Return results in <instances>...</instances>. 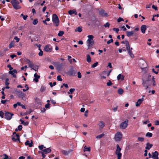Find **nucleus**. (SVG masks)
Masks as SVG:
<instances>
[{
	"label": "nucleus",
	"instance_id": "1",
	"mask_svg": "<svg viewBox=\"0 0 159 159\" xmlns=\"http://www.w3.org/2000/svg\"><path fill=\"white\" fill-rule=\"evenodd\" d=\"M87 37L88 38V39L87 41V43L88 44V48H89L93 46L94 44V42L93 40L94 37L93 35H88Z\"/></svg>",
	"mask_w": 159,
	"mask_h": 159
},
{
	"label": "nucleus",
	"instance_id": "2",
	"mask_svg": "<svg viewBox=\"0 0 159 159\" xmlns=\"http://www.w3.org/2000/svg\"><path fill=\"white\" fill-rule=\"evenodd\" d=\"M13 8L16 9H18L21 8L19 5V2L17 0H12L11 2Z\"/></svg>",
	"mask_w": 159,
	"mask_h": 159
},
{
	"label": "nucleus",
	"instance_id": "3",
	"mask_svg": "<svg viewBox=\"0 0 159 159\" xmlns=\"http://www.w3.org/2000/svg\"><path fill=\"white\" fill-rule=\"evenodd\" d=\"M52 21L56 26H57L59 25V19L57 15L55 14H54L52 15Z\"/></svg>",
	"mask_w": 159,
	"mask_h": 159
},
{
	"label": "nucleus",
	"instance_id": "4",
	"mask_svg": "<svg viewBox=\"0 0 159 159\" xmlns=\"http://www.w3.org/2000/svg\"><path fill=\"white\" fill-rule=\"evenodd\" d=\"M121 149L120 148L119 145L117 144L116 149L115 152V154L117 156V159H121L122 156V154L120 153Z\"/></svg>",
	"mask_w": 159,
	"mask_h": 159
},
{
	"label": "nucleus",
	"instance_id": "5",
	"mask_svg": "<svg viewBox=\"0 0 159 159\" xmlns=\"http://www.w3.org/2000/svg\"><path fill=\"white\" fill-rule=\"evenodd\" d=\"M129 121L127 119H126L125 121L122 122L120 125V128L121 129H124L127 127L128 125Z\"/></svg>",
	"mask_w": 159,
	"mask_h": 159
},
{
	"label": "nucleus",
	"instance_id": "6",
	"mask_svg": "<svg viewBox=\"0 0 159 159\" xmlns=\"http://www.w3.org/2000/svg\"><path fill=\"white\" fill-rule=\"evenodd\" d=\"M122 138V134L121 132H117L115 134L114 139L116 141H120Z\"/></svg>",
	"mask_w": 159,
	"mask_h": 159
},
{
	"label": "nucleus",
	"instance_id": "7",
	"mask_svg": "<svg viewBox=\"0 0 159 159\" xmlns=\"http://www.w3.org/2000/svg\"><path fill=\"white\" fill-rule=\"evenodd\" d=\"M52 49V47L50 44H48L44 47L43 50L47 52H51Z\"/></svg>",
	"mask_w": 159,
	"mask_h": 159
},
{
	"label": "nucleus",
	"instance_id": "8",
	"mask_svg": "<svg viewBox=\"0 0 159 159\" xmlns=\"http://www.w3.org/2000/svg\"><path fill=\"white\" fill-rule=\"evenodd\" d=\"M12 115L13 114L11 113L7 112L5 114V118L7 120H10L11 118Z\"/></svg>",
	"mask_w": 159,
	"mask_h": 159
},
{
	"label": "nucleus",
	"instance_id": "9",
	"mask_svg": "<svg viewBox=\"0 0 159 159\" xmlns=\"http://www.w3.org/2000/svg\"><path fill=\"white\" fill-rule=\"evenodd\" d=\"M98 125L99 126V129L101 130L102 129V128L105 126V123L103 121H101L99 122Z\"/></svg>",
	"mask_w": 159,
	"mask_h": 159
},
{
	"label": "nucleus",
	"instance_id": "10",
	"mask_svg": "<svg viewBox=\"0 0 159 159\" xmlns=\"http://www.w3.org/2000/svg\"><path fill=\"white\" fill-rule=\"evenodd\" d=\"M158 152L156 151L154 152H152V158L153 159H158Z\"/></svg>",
	"mask_w": 159,
	"mask_h": 159
},
{
	"label": "nucleus",
	"instance_id": "11",
	"mask_svg": "<svg viewBox=\"0 0 159 159\" xmlns=\"http://www.w3.org/2000/svg\"><path fill=\"white\" fill-rule=\"evenodd\" d=\"M16 134V135H15L14 137L12 138V139L14 141L19 140V135L17 134H16L15 132H14L13 134Z\"/></svg>",
	"mask_w": 159,
	"mask_h": 159
},
{
	"label": "nucleus",
	"instance_id": "12",
	"mask_svg": "<svg viewBox=\"0 0 159 159\" xmlns=\"http://www.w3.org/2000/svg\"><path fill=\"white\" fill-rule=\"evenodd\" d=\"M9 73L13 75V77L15 78L16 77V75H15V74H17V71L16 70L14 69L10 71Z\"/></svg>",
	"mask_w": 159,
	"mask_h": 159
},
{
	"label": "nucleus",
	"instance_id": "13",
	"mask_svg": "<svg viewBox=\"0 0 159 159\" xmlns=\"http://www.w3.org/2000/svg\"><path fill=\"white\" fill-rule=\"evenodd\" d=\"M143 100L144 99L143 98H142L141 99H139L136 103V107H139L143 101Z\"/></svg>",
	"mask_w": 159,
	"mask_h": 159
},
{
	"label": "nucleus",
	"instance_id": "14",
	"mask_svg": "<svg viewBox=\"0 0 159 159\" xmlns=\"http://www.w3.org/2000/svg\"><path fill=\"white\" fill-rule=\"evenodd\" d=\"M34 80L36 83L38 82V79L40 78V76L38 75L36 73L34 75Z\"/></svg>",
	"mask_w": 159,
	"mask_h": 159
},
{
	"label": "nucleus",
	"instance_id": "15",
	"mask_svg": "<svg viewBox=\"0 0 159 159\" xmlns=\"http://www.w3.org/2000/svg\"><path fill=\"white\" fill-rule=\"evenodd\" d=\"M149 82L148 80L143 81V84L144 86L146 87V89H148V84Z\"/></svg>",
	"mask_w": 159,
	"mask_h": 159
},
{
	"label": "nucleus",
	"instance_id": "16",
	"mask_svg": "<svg viewBox=\"0 0 159 159\" xmlns=\"http://www.w3.org/2000/svg\"><path fill=\"white\" fill-rule=\"evenodd\" d=\"M146 29V26L145 25H143L141 26V31L143 34H144L145 33Z\"/></svg>",
	"mask_w": 159,
	"mask_h": 159
},
{
	"label": "nucleus",
	"instance_id": "17",
	"mask_svg": "<svg viewBox=\"0 0 159 159\" xmlns=\"http://www.w3.org/2000/svg\"><path fill=\"white\" fill-rule=\"evenodd\" d=\"M99 14L103 16H107V14L106 13H105V11L103 10H102L100 11Z\"/></svg>",
	"mask_w": 159,
	"mask_h": 159
},
{
	"label": "nucleus",
	"instance_id": "18",
	"mask_svg": "<svg viewBox=\"0 0 159 159\" xmlns=\"http://www.w3.org/2000/svg\"><path fill=\"white\" fill-rule=\"evenodd\" d=\"M146 146L145 147V148L146 149V150H149L150 149V148L152 147L153 145L152 144H150L149 143H146Z\"/></svg>",
	"mask_w": 159,
	"mask_h": 159
},
{
	"label": "nucleus",
	"instance_id": "19",
	"mask_svg": "<svg viewBox=\"0 0 159 159\" xmlns=\"http://www.w3.org/2000/svg\"><path fill=\"white\" fill-rule=\"evenodd\" d=\"M124 76L121 74H119L117 77V79L118 80H124Z\"/></svg>",
	"mask_w": 159,
	"mask_h": 159
},
{
	"label": "nucleus",
	"instance_id": "20",
	"mask_svg": "<svg viewBox=\"0 0 159 159\" xmlns=\"http://www.w3.org/2000/svg\"><path fill=\"white\" fill-rule=\"evenodd\" d=\"M25 144L26 145H28L29 147H31L33 146L32 142L31 141L30 143L29 140H27L25 143Z\"/></svg>",
	"mask_w": 159,
	"mask_h": 159
},
{
	"label": "nucleus",
	"instance_id": "21",
	"mask_svg": "<svg viewBox=\"0 0 159 159\" xmlns=\"http://www.w3.org/2000/svg\"><path fill=\"white\" fill-rule=\"evenodd\" d=\"M51 151V149L49 148H48L44 149L42 152L44 153L45 154H47L50 152Z\"/></svg>",
	"mask_w": 159,
	"mask_h": 159
},
{
	"label": "nucleus",
	"instance_id": "22",
	"mask_svg": "<svg viewBox=\"0 0 159 159\" xmlns=\"http://www.w3.org/2000/svg\"><path fill=\"white\" fill-rule=\"evenodd\" d=\"M69 14L70 15H72L73 14H75V15L77 14V12L75 10H70L68 11Z\"/></svg>",
	"mask_w": 159,
	"mask_h": 159
},
{
	"label": "nucleus",
	"instance_id": "23",
	"mask_svg": "<svg viewBox=\"0 0 159 159\" xmlns=\"http://www.w3.org/2000/svg\"><path fill=\"white\" fill-rule=\"evenodd\" d=\"M125 44L127 50L130 49V47L129 42L127 41H125Z\"/></svg>",
	"mask_w": 159,
	"mask_h": 159
},
{
	"label": "nucleus",
	"instance_id": "24",
	"mask_svg": "<svg viewBox=\"0 0 159 159\" xmlns=\"http://www.w3.org/2000/svg\"><path fill=\"white\" fill-rule=\"evenodd\" d=\"M134 32L133 31H127L126 32L127 35L129 37L133 34Z\"/></svg>",
	"mask_w": 159,
	"mask_h": 159
},
{
	"label": "nucleus",
	"instance_id": "25",
	"mask_svg": "<svg viewBox=\"0 0 159 159\" xmlns=\"http://www.w3.org/2000/svg\"><path fill=\"white\" fill-rule=\"evenodd\" d=\"M129 54L130 55V56L132 58H134V55L132 53V52L131 50L130 49L128 50Z\"/></svg>",
	"mask_w": 159,
	"mask_h": 159
},
{
	"label": "nucleus",
	"instance_id": "26",
	"mask_svg": "<svg viewBox=\"0 0 159 159\" xmlns=\"http://www.w3.org/2000/svg\"><path fill=\"white\" fill-rule=\"evenodd\" d=\"M87 62L89 63L91 61V58L89 54H88L87 55V59H86Z\"/></svg>",
	"mask_w": 159,
	"mask_h": 159
},
{
	"label": "nucleus",
	"instance_id": "27",
	"mask_svg": "<svg viewBox=\"0 0 159 159\" xmlns=\"http://www.w3.org/2000/svg\"><path fill=\"white\" fill-rule=\"evenodd\" d=\"M75 32H81L82 31V29L81 27H79L78 28L75 30Z\"/></svg>",
	"mask_w": 159,
	"mask_h": 159
},
{
	"label": "nucleus",
	"instance_id": "28",
	"mask_svg": "<svg viewBox=\"0 0 159 159\" xmlns=\"http://www.w3.org/2000/svg\"><path fill=\"white\" fill-rule=\"evenodd\" d=\"M20 121L21 122V124H23L25 125H28L29 123L28 122H25L22 119H20Z\"/></svg>",
	"mask_w": 159,
	"mask_h": 159
},
{
	"label": "nucleus",
	"instance_id": "29",
	"mask_svg": "<svg viewBox=\"0 0 159 159\" xmlns=\"http://www.w3.org/2000/svg\"><path fill=\"white\" fill-rule=\"evenodd\" d=\"M61 152L62 154L65 155H67L68 153V152L63 150H61Z\"/></svg>",
	"mask_w": 159,
	"mask_h": 159
},
{
	"label": "nucleus",
	"instance_id": "30",
	"mask_svg": "<svg viewBox=\"0 0 159 159\" xmlns=\"http://www.w3.org/2000/svg\"><path fill=\"white\" fill-rule=\"evenodd\" d=\"M118 92L119 94H122L124 92V91L122 89H118Z\"/></svg>",
	"mask_w": 159,
	"mask_h": 159
},
{
	"label": "nucleus",
	"instance_id": "31",
	"mask_svg": "<svg viewBox=\"0 0 159 159\" xmlns=\"http://www.w3.org/2000/svg\"><path fill=\"white\" fill-rule=\"evenodd\" d=\"M75 90V89H71L69 90V91L67 92L68 94H71L73 92H74Z\"/></svg>",
	"mask_w": 159,
	"mask_h": 159
},
{
	"label": "nucleus",
	"instance_id": "32",
	"mask_svg": "<svg viewBox=\"0 0 159 159\" xmlns=\"http://www.w3.org/2000/svg\"><path fill=\"white\" fill-rule=\"evenodd\" d=\"M62 66V64H58L56 66L57 69V70H60Z\"/></svg>",
	"mask_w": 159,
	"mask_h": 159
},
{
	"label": "nucleus",
	"instance_id": "33",
	"mask_svg": "<svg viewBox=\"0 0 159 159\" xmlns=\"http://www.w3.org/2000/svg\"><path fill=\"white\" fill-rule=\"evenodd\" d=\"M84 152H85V151H90V148L89 147L87 148L86 147V146H85V147H84Z\"/></svg>",
	"mask_w": 159,
	"mask_h": 159
},
{
	"label": "nucleus",
	"instance_id": "34",
	"mask_svg": "<svg viewBox=\"0 0 159 159\" xmlns=\"http://www.w3.org/2000/svg\"><path fill=\"white\" fill-rule=\"evenodd\" d=\"M64 32L62 31H60L59 33L58 34V35L59 36H61L64 34Z\"/></svg>",
	"mask_w": 159,
	"mask_h": 159
},
{
	"label": "nucleus",
	"instance_id": "35",
	"mask_svg": "<svg viewBox=\"0 0 159 159\" xmlns=\"http://www.w3.org/2000/svg\"><path fill=\"white\" fill-rule=\"evenodd\" d=\"M103 134H101L99 135H98L96 137L97 139H100L102 137L104 136Z\"/></svg>",
	"mask_w": 159,
	"mask_h": 159
},
{
	"label": "nucleus",
	"instance_id": "36",
	"mask_svg": "<svg viewBox=\"0 0 159 159\" xmlns=\"http://www.w3.org/2000/svg\"><path fill=\"white\" fill-rule=\"evenodd\" d=\"M14 42H11L9 44V47L10 48L14 47Z\"/></svg>",
	"mask_w": 159,
	"mask_h": 159
},
{
	"label": "nucleus",
	"instance_id": "37",
	"mask_svg": "<svg viewBox=\"0 0 159 159\" xmlns=\"http://www.w3.org/2000/svg\"><path fill=\"white\" fill-rule=\"evenodd\" d=\"M152 133L148 132L146 134V136L149 137H151L152 136Z\"/></svg>",
	"mask_w": 159,
	"mask_h": 159
},
{
	"label": "nucleus",
	"instance_id": "38",
	"mask_svg": "<svg viewBox=\"0 0 159 159\" xmlns=\"http://www.w3.org/2000/svg\"><path fill=\"white\" fill-rule=\"evenodd\" d=\"M46 89V88L44 86H42L41 88L40 91L42 92H43Z\"/></svg>",
	"mask_w": 159,
	"mask_h": 159
},
{
	"label": "nucleus",
	"instance_id": "39",
	"mask_svg": "<svg viewBox=\"0 0 159 159\" xmlns=\"http://www.w3.org/2000/svg\"><path fill=\"white\" fill-rule=\"evenodd\" d=\"M38 66L37 65H35V66H34V67H33V68L31 69H33L35 71H37L38 70Z\"/></svg>",
	"mask_w": 159,
	"mask_h": 159
},
{
	"label": "nucleus",
	"instance_id": "40",
	"mask_svg": "<svg viewBox=\"0 0 159 159\" xmlns=\"http://www.w3.org/2000/svg\"><path fill=\"white\" fill-rule=\"evenodd\" d=\"M113 84L110 80H109L108 82L107 83V85L108 86H110L112 85Z\"/></svg>",
	"mask_w": 159,
	"mask_h": 159
},
{
	"label": "nucleus",
	"instance_id": "41",
	"mask_svg": "<svg viewBox=\"0 0 159 159\" xmlns=\"http://www.w3.org/2000/svg\"><path fill=\"white\" fill-rule=\"evenodd\" d=\"M38 20L37 19H35L33 21V24L34 25H36L38 23Z\"/></svg>",
	"mask_w": 159,
	"mask_h": 159
},
{
	"label": "nucleus",
	"instance_id": "42",
	"mask_svg": "<svg viewBox=\"0 0 159 159\" xmlns=\"http://www.w3.org/2000/svg\"><path fill=\"white\" fill-rule=\"evenodd\" d=\"M57 80L58 81H62V79L61 78L60 75H58L57 77Z\"/></svg>",
	"mask_w": 159,
	"mask_h": 159
},
{
	"label": "nucleus",
	"instance_id": "43",
	"mask_svg": "<svg viewBox=\"0 0 159 159\" xmlns=\"http://www.w3.org/2000/svg\"><path fill=\"white\" fill-rule=\"evenodd\" d=\"M138 139L139 141L143 142L144 141V139L142 137H139L138 138Z\"/></svg>",
	"mask_w": 159,
	"mask_h": 159
},
{
	"label": "nucleus",
	"instance_id": "44",
	"mask_svg": "<svg viewBox=\"0 0 159 159\" xmlns=\"http://www.w3.org/2000/svg\"><path fill=\"white\" fill-rule=\"evenodd\" d=\"M98 62H96L93 64L92 65V68H94L95 67H96L98 65Z\"/></svg>",
	"mask_w": 159,
	"mask_h": 159
},
{
	"label": "nucleus",
	"instance_id": "45",
	"mask_svg": "<svg viewBox=\"0 0 159 159\" xmlns=\"http://www.w3.org/2000/svg\"><path fill=\"white\" fill-rule=\"evenodd\" d=\"M34 65L32 62H31V63H30V64L29 65V67L31 68V69H32L33 68V67H34Z\"/></svg>",
	"mask_w": 159,
	"mask_h": 159
},
{
	"label": "nucleus",
	"instance_id": "46",
	"mask_svg": "<svg viewBox=\"0 0 159 159\" xmlns=\"http://www.w3.org/2000/svg\"><path fill=\"white\" fill-rule=\"evenodd\" d=\"M49 84V85H50V86L51 87H52L53 86H55L56 85V82H53V85H52V84L51 82H50Z\"/></svg>",
	"mask_w": 159,
	"mask_h": 159
},
{
	"label": "nucleus",
	"instance_id": "47",
	"mask_svg": "<svg viewBox=\"0 0 159 159\" xmlns=\"http://www.w3.org/2000/svg\"><path fill=\"white\" fill-rule=\"evenodd\" d=\"M9 80L8 79H7L6 80V82H5V84L7 86H8L9 84V83L8 82Z\"/></svg>",
	"mask_w": 159,
	"mask_h": 159
},
{
	"label": "nucleus",
	"instance_id": "48",
	"mask_svg": "<svg viewBox=\"0 0 159 159\" xmlns=\"http://www.w3.org/2000/svg\"><path fill=\"white\" fill-rule=\"evenodd\" d=\"M124 20L122 18L120 17L117 20V22H120L121 21H123Z\"/></svg>",
	"mask_w": 159,
	"mask_h": 159
},
{
	"label": "nucleus",
	"instance_id": "49",
	"mask_svg": "<svg viewBox=\"0 0 159 159\" xmlns=\"http://www.w3.org/2000/svg\"><path fill=\"white\" fill-rule=\"evenodd\" d=\"M78 77L80 78L81 77V75L80 72H78L77 73Z\"/></svg>",
	"mask_w": 159,
	"mask_h": 159
},
{
	"label": "nucleus",
	"instance_id": "50",
	"mask_svg": "<svg viewBox=\"0 0 159 159\" xmlns=\"http://www.w3.org/2000/svg\"><path fill=\"white\" fill-rule=\"evenodd\" d=\"M110 25V24L108 22L106 23V24H104V26L105 27H109Z\"/></svg>",
	"mask_w": 159,
	"mask_h": 159
},
{
	"label": "nucleus",
	"instance_id": "51",
	"mask_svg": "<svg viewBox=\"0 0 159 159\" xmlns=\"http://www.w3.org/2000/svg\"><path fill=\"white\" fill-rule=\"evenodd\" d=\"M43 52L42 50H40V51L39 52V55L40 56H43Z\"/></svg>",
	"mask_w": 159,
	"mask_h": 159
},
{
	"label": "nucleus",
	"instance_id": "52",
	"mask_svg": "<svg viewBox=\"0 0 159 159\" xmlns=\"http://www.w3.org/2000/svg\"><path fill=\"white\" fill-rule=\"evenodd\" d=\"M113 42V39H111L109 40L108 41H107V43L108 44H110V43H112Z\"/></svg>",
	"mask_w": 159,
	"mask_h": 159
},
{
	"label": "nucleus",
	"instance_id": "53",
	"mask_svg": "<svg viewBox=\"0 0 159 159\" xmlns=\"http://www.w3.org/2000/svg\"><path fill=\"white\" fill-rule=\"evenodd\" d=\"M39 149L42 150L43 149V148H44V146L43 145H41L39 146Z\"/></svg>",
	"mask_w": 159,
	"mask_h": 159
},
{
	"label": "nucleus",
	"instance_id": "54",
	"mask_svg": "<svg viewBox=\"0 0 159 159\" xmlns=\"http://www.w3.org/2000/svg\"><path fill=\"white\" fill-rule=\"evenodd\" d=\"M18 128L19 130L20 131L22 128V126L21 125H20L18 126Z\"/></svg>",
	"mask_w": 159,
	"mask_h": 159
},
{
	"label": "nucleus",
	"instance_id": "55",
	"mask_svg": "<svg viewBox=\"0 0 159 159\" xmlns=\"http://www.w3.org/2000/svg\"><path fill=\"white\" fill-rule=\"evenodd\" d=\"M41 0H37V3H35L36 5H39L40 4Z\"/></svg>",
	"mask_w": 159,
	"mask_h": 159
},
{
	"label": "nucleus",
	"instance_id": "56",
	"mask_svg": "<svg viewBox=\"0 0 159 159\" xmlns=\"http://www.w3.org/2000/svg\"><path fill=\"white\" fill-rule=\"evenodd\" d=\"M50 104L48 103L45 105V107L46 108H48L50 107Z\"/></svg>",
	"mask_w": 159,
	"mask_h": 159
},
{
	"label": "nucleus",
	"instance_id": "57",
	"mask_svg": "<svg viewBox=\"0 0 159 159\" xmlns=\"http://www.w3.org/2000/svg\"><path fill=\"white\" fill-rule=\"evenodd\" d=\"M113 30L115 31L117 33H118L119 31V29L118 28H114Z\"/></svg>",
	"mask_w": 159,
	"mask_h": 159
},
{
	"label": "nucleus",
	"instance_id": "58",
	"mask_svg": "<svg viewBox=\"0 0 159 159\" xmlns=\"http://www.w3.org/2000/svg\"><path fill=\"white\" fill-rule=\"evenodd\" d=\"M4 115V113L1 111H0V116L2 118Z\"/></svg>",
	"mask_w": 159,
	"mask_h": 159
},
{
	"label": "nucleus",
	"instance_id": "59",
	"mask_svg": "<svg viewBox=\"0 0 159 159\" xmlns=\"http://www.w3.org/2000/svg\"><path fill=\"white\" fill-rule=\"evenodd\" d=\"M152 81H153V86H155L156 85L155 81L154 80V76L152 77Z\"/></svg>",
	"mask_w": 159,
	"mask_h": 159
},
{
	"label": "nucleus",
	"instance_id": "60",
	"mask_svg": "<svg viewBox=\"0 0 159 159\" xmlns=\"http://www.w3.org/2000/svg\"><path fill=\"white\" fill-rule=\"evenodd\" d=\"M152 8L154 9L155 10H157V7L155 6L154 5H152Z\"/></svg>",
	"mask_w": 159,
	"mask_h": 159
},
{
	"label": "nucleus",
	"instance_id": "61",
	"mask_svg": "<svg viewBox=\"0 0 159 159\" xmlns=\"http://www.w3.org/2000/svg\"><path fill=\"white\" fill-rule=\"evenodd\" d=\"M147 152H148L147 150H145V151H144L145 153L144 154V156L146 157L147 156V155H148Z\"/></svg>",
	"mask_w": 159,
	"mask_h": 159
},
{
	"label": "nucleus",
	"instance_id": "62",
	"mask_svg": "<svg viewBox=\"0 0 159 159\" xmlns=\"http://www.w3.org/2000/svg\"><path fill=\"white\" fill-rule=\"evenodd\" d=\"M3 156H5V157L3 158V159H8V156L5 154H3Z\"/></svg>",
	"mask_w": 159,
	"mask_h": 159
},
{
	"label": "nucleus",
	"instance_id": "63",
	"mask_svg": "<svg viewBox=\"0 0 159 159\" xmlns=\"http://www.w3.org/2000/svg\"><path fill=\"white\" fill-rule=\"evenodd\" d=\"M25 61L26 62L29 64V65L30 64V63H31V61H30L28 59H27Z\"/></svg>",
	"mask_w": 159,
	"mask_h": 159
},
{
	"label": "nucleus",
	"instance_id": "64",
	"mask_svg": "<svg viewBox=\"0 0 159 159\" xmlns=\"http://www.w3.org/2000/svg\"><path fill=\"white\" fill-rule=\"evenodd\" d=\"M155 125H159V121L156 120L155 122Z\"/></svg>",
	"mask_w": 159,
	"mask_h": 159
}]
</instances>
